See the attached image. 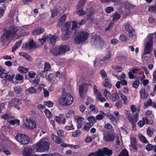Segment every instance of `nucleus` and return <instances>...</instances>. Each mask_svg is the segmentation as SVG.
<instances>
[{
    "label": "nucleus",
    "mask_w": 156,
    "mask_h": 156,
    "mask_svg": "<svg viewBox=\"0 0 156 156\" xmlns=\"http://www.w3.org/2000/svg\"><path fill=\"white\" fill-rule=\"evenodd\" d=\"M88 156H104V155L101 148H100L94 152H91L88 155Z\"/></svg>",
    "instance_id": "nucleus-20"
},
{
    "label": "nucleus",
    "mask_w": 156,
    "mask_h": 156,
    "mask_svg": "<svg viewBox=\"0 0 156 156\" xmlns=\"http://www.w3.org/2000/svg\"><path fill=\"white\" fill-rule=\"evenodd\" d=\"M69 50V46L65 45L56 46L52 51V53L55 55H59Z\"/></svg>",
    "instance_id": "nucleus-8"
},
{
    "label": "nucleus",
    "mask_w": 156,
    "mask_h": 156,
    "mask_svg": "<svg viewBox=\"0 0 156 156\" xmlns=\"http://www.w3.org/2000/svg\"><path fill=\"white\" fill-rule=\"evenodd\" d=\"M51 137L55 143L58 144H60L61 143V140L60 138L54 134H51Z\"/></svg>",
    "instance_id": "nucleus-29"
},
{
    "label": "nucleus",
    "mask_w": 156,
    "mask_h": 156,
    "mask_svg": "<svg viewBox=\"0 0 156 156\" xmlns=\"http://www.w3.org/2000/svg\"><path fill=\"white\" fill-rule=\"evenodd\" d=\"M86 2V0H81L79 2L77 7L82 8L83 6L84 5Z\"/></svg>",
    "instance_id": "nucleus-53"
},
{
    "label": "nucleus",
    "mask_w": 156,
    "mask_h": 156,
    "mask_svg": "<svg viewBox=\"0 0 156 156\" xmlns=\"http://www.w3.org/2000/svg\"><path fill=\"white\" fill-rule=\"evenodd\" d=\"M75 119L77 123V126L78 129H80L81 128L82 126L83 123L84 119L83 118L78 116H75Z\"/></svg>",
    "instance_id": "nucleus-17"
},
{
    "label": "nucleus",
    "mask_w": 156,
    "mask_h": 156,
    "mask_svg": "<svg viewBox=\"0 0 156 156\" xmlns=\"http://www.w3.org/2000/svg\"><path fill=\"white\" fill-rule=\"evenodd\" d=\"M65 129L67 131H69L74 129L73 125L71 123L69 125L66 126Z\"/></svg>",
    "instance_id": "nucleus-61"
},
{
    "label": "nucleus",
    "mask_w": 156,
    "mask_h": 156,
    "mask_svg": "<svg viewBox=\"0 0 156 156\" xmlns=\"http://www.w3.org/2000/svg\"><path fill=\"white\" fill-rule=\"evenodd\" d=\"M19 30V29L18 27H14L13 26L10 27L8 30L4 31L1 38V41L4 44L6 43L10 38L13 37Z\"/></svg>",
    "instance_id": "nucleus-1"
},
{
    "label": "nucleus",
    "mask_w": 156,
    "mask_h": 156,
    "mask_svg": "<svg viewBox=\"0 0 156 156\" xmlns=\"http://www.w3.org/2000/svg\"><path fill=\"white\" fill-rule=\"evenodd\" d=\"M35 43L34 41L33 40H31L28 44L29 47L30 48H32L35 46Z\"/></svg>",
    "instance_id": "nucleus-56"
},
{
    "label": "nucleus",
    "mask_w": 156,
    "mask_h": 156,
    "mask_svg": "<svg viewBox=\"0 0 156 156\" xmlns=\"http://www.w3.org/2000/svg\"><path fill=\"white\" fill-rule=\"evenodd\" d=\"M5 104L4 103H2L0 105V114L3 113V111L4 110Z\"/></svg>",
    "instance_id": "nucleus-62"
},
{
    "label": "nucleus",
    "mask_w": 156,
    "mask_h": 156,
    "mask_svg": "<svg viewBox=\"0 0 156 156\" xmlns=\"http://www.w3.org/2000/svg\"><path fill=\"white\" fill-rule=\"evenodd\" d=\"M148 119L144 117H143L142 120L139 121L138 123V124L139 127L141 128L145 124H149Z\"/></svg>",
    "instance_id": "nucleus-19"
},
{
    "label": "nucleus",
    "mask_w": 156,
    "mask_h": 156,
    "mask_svg": "<svg viewBox=\"0 0 156 156\" xmlns=\"http://www.w3.org/2000/svg\"><path fill=\"white\" fill-rule=\"evenodd\" d=\"M153 103L152 100L149 99L148 100L144 102V104L143 108H144L145 109L147 107L152 105Z\"/></svg>",
    "instance_id": "nucleus-32"
},
{
    "label": "nucleus",
    "mask_w": 156,
    "mask_h": 156,
    "mask_svg": "<svg viewBox=\"0 0 156 156\" xmlns=\"http://www.w3.org/2000/svg\"><path fill=\"white\" fill-rule=\"evenodd\" d=\"M25 127L30 129H33L36 127V123L33 119L26 118L24 123Z\"/></svg>",
    "instance_id": "nucleus-11"
},
{
    "label": "nucleus",
    "mask_w": 156,
    "mask_h": 156,
    "mask_svg": "<svg viewBox=\"0 0 156 156\" xmlns=\"http://www.w3.org/2000/svg\"><path fill=\"white\" fill-rule=\"evenodd\" d=\"M77 13L79 16H82L85 14L86 12V11L83 10L82 7H77Z\"/></svg>",
    "instance_id": "nucleus-30"
},
{
    "label": "nucleus",
    "mask_w": 156,
    "mask_h": 156,
    "mask_svg": "<svg viewBox=\"0 0 156 156\" xmlns=\"http://www.w3.org/2000/svg\"><path fill=\"white\" fill-rule=\"evenodd\" d=\"M154 129L152 128H148L147 131V133L148 135L151 136L153 134Z\"/></svg>",
    "instance_id": "nucleus-50"
},
{
    "label": "nucleus",
    "mask_w": 156,
    "mask_h": 156,
    "mask_svg": "<svg viewBox=\"0 0 156 156\" xmlns=\"http://www.w3.org/2000/svg\"><path fill=\"white\" fill-rule=\"evenodd\" d=\"M139 84V81L138 80H136L133 82V88L137 89L138 88Z\"/></svg>",
    "instance_id": "nucleus-54"
},
{
    "label": "nucleus",
    "mask_w": 156,
    "mask_h": 156,
    "mask_svg": "<svg viewBox=\"0 0 156 156\" xmlns=\"http://www.w3.org/2000/svg\"><path fill=\"white\" fill-rule=\"evenodd\" d=\"M88 37V35L87 32L84 31H80L77 33L74 40L75 43L79 44L84 42Z\"/></svg>",
    "instance_id": "nucleus-7"
},
{
    "label": "nucleus",
    "mask_w": 156,
    "mask_h": 156,
    "mask_svg": "<svg viewBox=\"0 0 156 156\" xmlns=\"http://www.w3.org/2000/svg\"><path fill=\"white\" fill-rule=\"evenodd\" d=\"M85 86V85L84 84L80 85L79 86V92L80 96L81 98H83L85 92H86V90H84V87Z\"/></svg>",
    "instance_id": "nucleus-23"
},
{
    "label": "nucleus",
    "mask_w": 156,
    "mask_h": 156,
    "mask_svg": "<svg viewBox=\"0 0 156 156\" xmlns=\"http://www.w3.org/2000/svg\"><path fill=\"white\" fill-rule=\"evenodd\" d=\"M111 56V53L109 51L108 52L106 55L102 59H101V61H105L109 59Z\"/></svg>",
    "instance_id": "nucleus-44"
},
{
    "label": "nucleus",
    "mask_w": 156,
    "mask_h": 156,
    "mask_svg": "<svg viewBox=\"0 0 156 156\" xmlns=\"http://www.w3.org/2000/svg\"><path fill=\"white\" fill-rule=\"evenodd\" d=\"M120 96L122 99L123 101L124 104H126L128 102L127 97L122 94H120Z\"/></svg>",
    "instance_id": "nucleus-41"
},
{
    "label": "nucleus",
    "mask_w": 156,
    "mask_h": 156,
    "mask_svg": "<svg viewBox=\"0 0 156 156\" xmlns=\"http://www.w3.org/2000/svg\"><path fill=\"white\" fill-rule=\"evenodd\" d=\"M51 12L52 14L51 16L53 17L54 16L57 15L58 12V9H57L55 8L53 10H51Z\"/></svg>",
    "instance_id": "nucleus-63"
},
{
    "label": "nucleus",
    "mask_w": 156,
    "mask_h": 156,
    "mask_svg": "<svg viewBox=\"0 0 156 156\" xmlns=\"http://www.w3.org/2000/svg\"><path fill=\"white\" fill-rule=\"evenodd\" d=\"M22 43V41H20L17 42L15 44L14 46L13 47L12 51V52H14L18 47H19L21 45Z\"/></svg>",
    "instance_id": "nucleus-36"
},
{
    "label": "nucleus",
    "mask_w": 156,
    "mask_h": 156,
    "mask_svg": "<svg viewBox=\"0 0 156 156\" xmlns=\"http://www.w3.org/2000/svg\"><path fill=\"white\" fill-rule=\"evenodd\" d=\"M93 126V124L92 123H87L84 126V129L87 131H88L90 128Z\"/></svg>",
    "instance_id": "nucleus-49"
},
{
    "label": "nucleus",
    "mask_w": 156,
    "mask_h": 156,
    "mask_svg": "<svg viewBox=\"0 0 156 156\" xmlns=\"http://www.w3.org/2000/svg\"><path fill=\"white\" fill-rule=\"evenodd\" d=\"M21 104V101L18 98H15L12 99L9 103L10 107H14L17 109L19 110L20 107L19 105Z\"/></svg>",
    "instance_id": "nucleus-12"
},
{
    "label": "nucleus",
    "mask_w": 156,
    "mask_h": 156,
    "mask_svg": "<svg viewBox=\"0 0 156 156\" xmlns=\"http://www.w3.org/2000/svg\"><path fill=\"white\" fill-rule=\"evenodd\" d=\"M100 112L101 114L98 115L96 116L95 119L96 120H101L103 118L104 116L106 115V114L102 111H100Z\"/></svg>",
    "instance_id": "nucleus-33"
},
{
    "label": "nucleus",
    "mask_w": 156,
    "mask_h": 156,
    "mask_svg": "<svg viewBox=\"0 0 156 156\" xmlns=\"http://www.w3.org/2000/svg\"><path fill=\"white\" fill-rule=\"evenodd\" d=\"M121 17V15L117 12H115L113 15L112 20L114 21H115L119 19Z\"/></svg>",
    "instance_id": "nucleus-40"
},
{
    "label": "nucleus",
    "mask_w": 156,
    "mask_h": 156,
    "mask_svg": "<svg viewBox=\"0 0 156 156\" xmlns=\"http://www.w3.org/2000/svg\"><path fill=\"white\" fill-rule=\"evenodd\" d=\"M91 41L92 45L98 48H101L105 44L104 40L98 35H94Z\"/></svg>",
    "instance_id": "nucleus-5"
},
{
    "label": "nucleus",
    "mask_w": 156,
    "mask_h": 156,
    "mask_svg": "<svg viewBox=\"0 0 156 156\" xmlns=\"http://www.w3.org/2000/svg\"><path fill=\"white\" fill-rule=\"evenodd\" d=\"M125 113L131 124L136 123L137 121V115L132 116L129 111L126 110H125Z\"/></svg>",
    "instance_id": "nucleus-13"
},
{
    "label": "nucleus",
    "mask_w": 156,
    "mask_h": 156,
    "mask_svg": "<svg viewBox=\"0 0 156 156\" xmlns=\"http://www.w3.org/2000/svg\"><path fill=\"white\" fill-rule=\"evenodd\" d=\"M36 90L33 87H31L26 90L25 93L27 94H33L36 93Z\"/></svg>",
    "instance_id": "nucleus-26"
},
{
    "label": "nucleus",
    "mask_w": 156,
    "mask_h": 156,
    "mask_svg": "<svg viewBox=\"0 0 156 156\" xmlns=\"http://www.w3.org/2000/svg\"><path fill=\"white\" fill-rule=\"evenodd\" d=\"M58 38V37L55 35L53 36L50 34L46 36L44 35L42 38L39 39L38 41L40 42L41 45L44 44L45 42L50 41L51 44L53 46L55 45L56 39Z\"/></svg>",
    "instance_id": "nucleus-6"
},
{
    "label": "nucleus",
    "mask_w": 156,
    "mask_h": 156,
    "mask_svg": "<svg viewBox=\"0 0 156 156\" xmlns=\"http://www.w3.org/2000/svg\"><path fill=\"white\" fill-rule=\"evenodd\" d=\"M129 36V38L131 39H134L136 37V34L134 30L128 32Z\"/></svg>",
    "instance_id": "nucleus-37"
},
{
    "label": "nucleus",
    "mask_w": 156,
    "mask_h": 156,
    "mask_svg": "<svg viewBox=\"0 0 156 156\" xmlns=\"http://www.w3.org/2000/svg\"><path fill=\"white\" fill-rule=\"evenodd\" d=\"M148 11L150 12H156V6H152L150 7L148 9Z\"/></svg>",
    "instance_id": "nucleus-64"
},
{
    "label": "nucleus",
    "mask_w": 156,
    "mask_h": 156,
    "mask_svg": "<svg viewBox=\"0 0 156 156\" xmlns=\"http://www.w3.org/2000/svg\"><path fill=\"white\" fill-rule=\"evenodd\" d=\"M18 71L20 73H27L29 70V69L28 68H25L23 66H20L18 68Z\"/></svg>",
    "instance_id": "nucleus-27"
},
{
    "label": "nucleus",
    "mask_w": 156,
    "mask_h": 156,
    "mask_svg": "<svg viewBox=\"0 0 156 156\" xmlns=\"http://www.w3.org/2000/svg\"><path fill=\"white\" fill-rule=\"evenodd\" d=\"M115 138L114 134L106 133L104 134V140L106 142L112 141Z\"/></svg>",
    "instance_id": "nucleus-16"
},
{
    "label": "nucleus",
    "mask_w": 156,
    "mask_h": 156,
    "mask_svg": "<svg viewBox=\"0 0 156 156\" xmlns=\"http://www.w3.org/2000/svg\"><path fill=\"white\" fill-rule=\"evenodd\" d=\"M9 17L11 21H13L14 19H16V21L19 22L18 19V15L17 12H16L15 9H13L11 10L9 13Z\"/></svg>",
    "instance_id": "nucleus-15"
},
{
    "label": "nucleus",
    "mask_w": 156,
    "mask_h": 156,
    "mask_svg": "<svg viewBox=\"0 0 156 156\" xmlns=\"http://www.w3.org/2000/svg\"><path fill=\"white\" fill-rule=\"evenodd\" d=\"M126 30L128 31L133 30L129 23H127L125 26Z\"/></svg>",
    "instance_id": "nucleus-42"
},
{
    "label": "nucleus",
    "mask_w": 156,
    "mask_h": 156,
    "mask_svg": "<svg viewBox=\"0 0 156 156\" xmlns=\"http://www.w3.org/2000/svg\"><path fill=\"white\" fill-rule=\"evenodd\" d=\"M44 31V30L43 28L41 27L38 28L33 30L32 34L33 35H37L42 34Z\"/></svg>",
    "instance_id": "nucleus-22"
},
{
    "label": "nucleus",
    "mask_w": 156,
    "mask_h": 156,
    "mask_svg": "<svg viewBox=\"0 0 156 156\" xmlns=\"http://www.w3.org/2000/svg\"><path fill=\"white\" fill-rule=\"evenodd\" d=\"M118 156H129L128 152L126 150H123Z\"/></svg>",
    "instance_id": "nucleus-46"
},
{
    "label": "nucleus",
    "mask_w": 156,
    "mask_h": 156,
    "mask_svg": "<svg viewBox=\"0 0 156 156\" xmlns=\"http://www.w3.org/2000/svg\"><path fill=\"white\" fill-rule=\"evenodd\" d=\"M101 149L104 156H105L106 155L110 156L112 154V151L111 150L109 149L106 147L101 148Z\"/></svg>",
    "instance_id": "nucleus-18"
},
{
    "label": "nucleus",
    "mask_w": 156,
    "mask_h": 156,
    "mask_svg": "<svg viewBox=\"0 0 156 156\" xmlns=\"http://www.w3.org/2000/svg\"><path fill=\"white\" fill-rule=\"evenodd\" d=\"M81 133V132L80 130H76L75 132L73 133L72 135L73 137H77Z\"/></svg>",
    "instance_id": "nucleus-59"
},
{
    "label": "nucleus",
    "mask_w": 156,
    "mask_h": 156,
    "mask_svg": "<svg viewBox=\"0 0 156 156\" xmlns=\"http://www.w3.org/2000/svg\"><path fill=\"white\" fill-rule=\"evenodd\" d=\"M71 23V21H69L66 23L64 26L62 28V32L68 31L70 27Z\"/></svg>",
    "instance_id": "nucleus-21"
},
{
    "label": "nucleus",
    "mask_w": 156,
    "mask_h": 156,
    "mask_svg": "<svg viewBox=\"0 0 156 156\" xmlns=\"http://www.w3.org/2000/svg\"><path fill=\"white\" fill-rule=\"evenodd\" d=\"M140 96L142 99L147 98L148 94L146 93V90L144 88L142 87L140 90Z\"/></svg>",
    "instance_id": "nucleus-24"
},
{
    "label": "nucleus",
    "mask_w": 156,
    "mask_h": 156,
    "mask_svg": "<svg viewBox=\"0 0 156 156\" xmlns=\"http://www.w3.org/2000/svg\"><path fill=\"white\" fill-rule=\"evenodd\" d=\"M140 141L143 143H148V141L146 137L141 134H139L138 135Z\"/></svg>",
    "instance_id": "nucleus-34"
},
{
    "label": "nucleus",
    "mask_w": 156,
    "mask_h": 156,
    "mask_svg": "<svg viewBox=\"0 0 156 156\" xmlns=\"http://www.w3.org/2000/svg\"><path fill=\"white\" fill-rule=\"evenodd\" d=\"M75 112L73 110H70L66 114V117L69 118L72 117L74 116Z\"/></svg>",
    "instance_id": "nucleus-38"
},
{
    "label": "nucleus",
    "mask_w": 156,
    "mask_h": 156,
    "mask_svg": "<svg viewBox=\"0 0 156 156\" xmlns=\"http://www.w3.org/2000/svg\"><path fill=\"white\" fill-rule=\"evenodd\" d=\"M113 11L114 9L113 7L111 6L107 7L105 9L106 12L107 13H110Z\"/></svg>",
    "instance_id": "nucleus-60"
},
{
    "label": "nucleus",
    "mask_w": 156,
    "mask_h": 156,
    "mask_svg": "<svg viewBox=\"0 0 156 156\" xmlns=\"http://www.w3.org/2000/svg\"><path fill=\"white\" fill-rule=\"evenodd\" d=\"M112 68L117 72H120L122 70V67L118 66H114L112 67Z\"/></svg>",
    "instance_id": "nucleus-48"
},
{
    "label": "nucleus",
    "mask_w": 156,
    "mask_h": 156,
    "mask_svg": "<svg viewBox=\"0 0 156 156\" xmlns=\"http://www.w3.org/2000/svg\"><path fill=\"white\" fill-rule=\"evenodd\" d=\"M47 117L49 118L52 117V115L51 113L48 110H45L44 111Z\"/></svg>",
    "instance_id": "nucleus-58"
},
{
    "label": "nucleus",
    "mask_w": 156,
    "mask_h": 156,
    "mask_svg": "<svg viewBox=\"0 0 156 156\" xmlns=\"http://www.w3.org/2000/svg\"><path fill=\"white\" fill-rule=\"evenodd\" d=\"M20 121L19 120L17 119H15L14 120H11L9 122L10 124L14 125L16 124H19Z\"/></svg>",
    "instance_id": "nucleus-47"
},
{
    "label": "nucleus",
    "mask_w": 156,
    "mask_h": 156,
    "mask_svg": "<svg viewBox=\"0 0 156 156\" xmlns=\"http://www.w3.org/2000/svg\"><path fill=\"white\" fill-rule=\"evenodd\" d=\"M87 120L89 121V123H92L93 125L94 123H95L96 120L95 118L93 116L88 117L87 119Z\"/></svg>",
    "instance_id": "nucleus-39"
},
{
    "label": "nucleus",
    "mask_w": 156,
    "mask_h": 156,
    "mask_svg": "<svg viewBox=\"0 0 156 156\" xmlns=\"http://www.w3.org/2000/svg\"><path fill=\"white\" fill-rule=\"evenodd\" d=\"M47 72L45 70L41 71L39 73V75L42 77L45 78L47 75Z\"/></svg>",
    "instance_id": "nucleus-57"
},
{
    "label": "nucleus",
    "mask_w": 156,
    "mask_h": 156,
    "mask_svg": "<svg viewBox=\"0 0 156 156\" xmlns=\"http://www.w3.org/2000/svg\"><path fill=\"white\" fill-rule=\"evenodd\" d=\"M11 114L10 113H6L2 116L1 118L5 120H7L11 118Z\"/></svg>",
    "instance_id": "nucleus-45"
},
{
    "label": "nucleus",
    "mask_w": 156,
    "mask_h": 156,
    "mask_svg": "<svg viewBox=\"0 0 156 156\" xmlns=\"http://www.w3.org/2000/svg\"><path fill=\"white\" fill-rule=\"evenodd\" d=\"M66 18V14H64L63 16L59 19V23H58V27H61L63 23L65 22Z\"/></svg>",
    "instance_id": "nucleus-28"
},
{
    "label": "nucleus",
    "mask_w": 156,
    "mask_h": 156,
    "mask_svg": "<svg viewBox=\"0 0 156 156\" xmlns=\"http://www.w3.org/2000/svg\"><path fill=\"white\" fill-rule=\"evenodd\" d=\"M94 93L95 94V98L97 100L101 102L105 101V99L102 96L101 93L98 91L95 87L94 88Z\"/></svg>",
    "instance_id": "nucleus-14"
},
{
    "label": "nucleus",
    "mask_w": 156,
    "mask_h": 156,
    "mask_svg": "<svg viewBox=\"0 0 156 156\" xmlns=\"http://www.w3.org/2000/svg\"><path fill=\"white\" fill-rule=\"evenodd\" d=\"M89 109L91 112L96 114L98 112V110L94 105H90L89 106Z\"/></svg>",
    "instance_id": "nucleus-35"
},
{
    "label": "nucleus",
    "mask_w": 156,
    "mask_h": 156,
    "mask_svg": "<svg viewBox=\"0 0 156 156\" xmlns=\"http://www.w3.org/2000/svg\"><path fill=\"white\" fill-rule=\"evenodd\" d=\"M105 83L103 84L104 86L106 87H108L109 88H111L112 85L109 82L108 79H106L105 80Z\"/></svg>",
    "instance_id": "nucleus-43"
},
{
    "label": "nucleus",
    "mask_w": 156,
    "mask_h": 156,
    "mask_svg": "<svg viewBox=\"0 0 156 156\" xmlns=\"http://www.w3.org/2000/svg\"><path fill=\"white\" fill-rule=\"evenodd\" d=\"M72 30H75L76 27H79L78 24L75 21H73L72 22Z\"/></svg>",
    "instance_id": "nucleus-55"
},
{
    "label": "nucleus",
    "mask_w": 156,
    "mask_h": 156,
    "mask_svg": "<svg viewBox=\"0 0 156 156\" xmlns=\"http://www.w3.org/2000/svg\"><path fill=\"white\" fill-rule=\"evenodd\" d=\"M44 70L46 72H51L52 71L51 65L47 62L45 63L44 66Z\"/></svg>",
    "instance_id": "nucleus-31"
},
{
    "label": "nucleus",
    "mask_w": 156,
    "mask_h": 156,
    "mask_svg": "<svg viewBox=\"0 0 156 156\" xmlns=\"http://www.w3.org/2000/svg\"><path fill=\"white\" fill-rule=\"evenodd\" d=\"M15 138L18 142L23 144H27L30 142L29 138L27 136L22 133L17 134Z\"/></svg>",
    "instance_id": "nucleus-9"
},
{
    "label": "nucleus",
    "mask_w": 156,
    "mask_h": 156,
    "mask_svg": "<svg viewBox=\"0 0 156 156\" xmlns=\"http://www.w3.org/2000/svg\"><path fill=\"white\" fill-rule=\"evenodd\" d=\"M104 94L108 99L111 100L113 101H115L119 98V96L117 92L115 93L112 95L106 89L104 91Z\"/></svg>",
    "instance_id": "nucleus-10"
},
{
    "label": "nucleus",
    "mask_w": 156,
    "mask_h": 156,
    "mask_svg": "<svg viewBox=\"0 0 156 156\" xmlns=\"http://www.w3.org/2000/svg\"><path fill=\"white\" fill-rule=\"evenodd\" d=\"M22 153L24 156H30L32 153V149L30 148L27 147L24 149Z\"/></svg>",
    "instance_id": "nucleus-25"
},
{
    "label": "nucleus",
    "mask_w": 156,
    "mask_h": 156,
    "mask_svg": "<svg viewBox=\"0 0 156 156\" xmlns=\"http://www.w3.org/2000/svg\"><path fill=\"white\" fill-rule=\"evenodd\" d=\"M14 90L15 92L17 94H20L22 91V89L20 87L17 86L14 87Z\"/></svg>",
    "instance_id": "nucleus-51"
},
{
    "label": "nucleus",
    "mask_w": 156,
    "mask_h": 156,
    "mask_svg": "<svg viewBox=\"0 0 156 156\" xmlns=\"http://www.w3.org/2000/svg\"><path fill=\"white\" fill-rule=\"evenodd\" d=\"M63 94L58 100L59 103L62 105H68L71 104L73 101V98L68 93H65L62 90Z\"/></svg>",
    "instance_id": "nucleus-3"
},
{
    "label": "nucleus",
    "mask_w": 156,
    "mask_h": 156,
    "mask_svg": "<svg viewBox=\"0 0 156 156\" xmlns=\"http://www.w3.org/2000/svg\"><path fill=\"white\" fill-rule=\"evenodd\" d=\"M50 145L47 139L43 138L35 144L34 149L37 152H45L49 150Z\"/></svg>",
    "instance_id": "nucleus-2"
},
{
    "label": "nucleus",
    "mask_w": 156,
    "mask_h": 156,
    "mask_svg": "<svg viewBox=\"0 0 156 156\" xmlns=\"http://www.w3.org/2000/svg\"><path fill=\"white\" fill-rule=\"evenodd\" d=\"M44 103L45 105L49 108L52 107L53 105V102L50 101L44 102Z\"/></svg>",
    "instance_id": "nucleus-52"
},
{
    "label": "nucleus",
    "mask_w": 156,
    "mask_h": 156,
    "mask_svg": "<svg viewBox=\"0 0 156 156\" xmlns=\"http://www.w3.org/2000/svg\"><path fill=\"white\" fill-rule=\"evenodd\" d=\"M153 34H150L145 40L144 56L145 55L149 54L152 51L153 43Z\"/></svg>",
    "instance_id": "nucleus-4"
}]
</instances>
